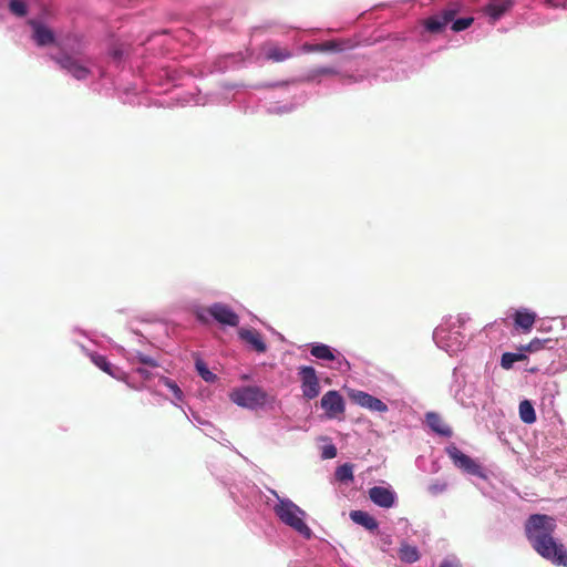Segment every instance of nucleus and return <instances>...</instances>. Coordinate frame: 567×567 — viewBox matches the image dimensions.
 <instances>
[{"label":"nucleus","mask_w":567,"mask_h":567,"mask_svg":"<svg viewBox=\"0 0 567 567\" xmlns=\"http://www.w3.org/2000/svg\"><path fill=\"white\" fill-rule=\"evenodd\" d=\"M195 368L202 379L206 382H215L217 377L207 368L206 363L202 359H196Z\"/></svg>","instance_id":"nucleus-25"},{"label":"nucleus","mask_w":567,"mask_h":567,"mask_svg":"<svg viewBox=\"0 0 567 567\" xmlns=\"http://www.w3.org/2000/svg\"><path fill=\"white\" fill-rule=\"evenodd\" d=\"M517 362L515 358V353L513 352H505L502 355L501 359V367L505 370H509L513 368V364Z\"/></svg>","instance_id":"nucleus-32"},{"label":"nucleus","mask_w":567,"mask_h":567,"mask_svg":"<svg viewBox=\"0 0 567 567\" xmlns=\"http://www.w3.org/2000/svg\"><path fill=\"white\" fill-rule=\"evenodd\" d=\"M229 398L239 406L256 409L266 403L267 393L259 386H241L234 389Z\"/></svg>","instance_id":"nucleus-3"},{"label":"nucleus","mask_w":567,"mask_h":567,"mask_svg":"<svg viewBox=\"0 0 567 567\" xmlns=\"http://www.w3.org/2000/svg\"><path fill=\"white\" fill-rule=\"evenodd\" d=\"M425 421L429 427L436 434L451 437L453 434L452 429L444 422L440 414L435 412H427L425 414Z\"/></svg>","instance_id":"nucleus-14"},{"label":"nucleus","mask_w":567,"mask_h":567,"mask_svg":"<svg viewBox=\"0 0 567 567\" xmlns=\"http://www.w3.org/2000/svg\"><path fill=\"white\" fill-rule=\"evenodd\" d=\"M217 322L229 326L237 327L239 323V317L235 313L230 307L224 303H214L206 310Z\"/></svg>","instance_id":"nucleus-7"},{"label":"nucleus","mask_w":567,"mask_h":567,"mask_svg":"<svg viewBox=\"0 0 567 567\" xmlns=\"http://www.w3.org/2000/svg\"><path fill=\"white\" fill-rule=\"evenodd\" d=\"M457 10L454 8H446L442 11L440 14L441 19L444 21L445 24L453 21L454 17L456 16Z\"/></svg>","instance_id":"nucleus-34"},{"label":"nucleus","mask_w":567,"mask_h":567,"mask_svg":"<svg viewBox=\"0 0 567 567\" xmlns=\"http://www.w3.org/2000/svg\"><path fill=\"white\" fill-rule=\"evenodd\" d=\"M136 373H138L141 375V378H143L144 380H147L151 378L150 371L144 368H137Z\"/></svg>","instance_id":"nucleus-37"},{"label":"nucleus","mask_w":567,"mask_h":567,"mask_svg":"<svg viewBox=\"0 0 567 567\" xmlns=\"http://www.w3.org/2000/svg\"><path fill=\"white\" fill-rule=\"evenodd\" d=\"M473 21H474V19L471 17L460 18L453 22L452 30L455 32L463 31V30L467 29L473 23Z\"/></svg>","instance_id":"nucleus-29"},{"label":"nucleus","mask_w":567,"mask_h":567,"mask_svg":"<svg viewBox=\"0 0 567 567\" xmlns=\"http://www.w3.org/2000/svg\"><path fill=\"white\" fill-rule=\"evenodd\" d=\"M425 29L431 33H439L446 27L440 16L430 17L424 21Z\"/></svg>","instance_id":"nucleus-24"},{"label":"nucleus","mask_w":567,"mask_h":567,"mask_svg":"<svg viewBox=\"0 0 567 567\" xmlns=\"http://www.w3.org/2000/svg\"><path fill=\"white\" fill-rule=\"evenodd\" d=\"M161 381L163 382V384L165 386H167L169 389V391L173 393L175 399H177L178 401H182L183 392L179 389V386L176 384V382L172 381L168 378H162Z\"/></svg>","instance_id":"nucleus-28"},{"label":"nucleus","mask_w":567,"mask_h":567,"mask_svg":"<svg viewBox=\"0 0 567 567\" xmlns=\"http://www.w3.org/2000/svg\"><path fill=\"white\" fill-rule=\"evenodd\" d=\"M353 400L362 408H367L371 411L385 412L388 411V406L380 399L365 393L363 391H358L352 395Z\"/></svg>","instance_id":"nucleus-12"},{"label":"nucleus","mask_w":567,"mask_h":567,"mask_svg":"<svg viewBox=\"0 0 567 567\" xmlns=\"http://www.w3.org/2000/svg\"><path fill=\"white\" fill-rule=\"evenodd\" d=\"M54 60L63 70L72 74L78 80H84L90 74V70L83 61L69 54L54 58Z\"/></svg>","instance_id":"nucleus-6"},{"label":"nucleus","mask_w":567,"mask_h":567,"mask_svg":"<svg viewBox=\"0 0 567 567\" xmlns=\"http://www.w3.org/2000/svg\"><path fill=\"white\" fill-rule=\"evenodd\" d=\"M525 351H520L519 353H515L516 361H524L527 359V355L524 353Z\"/></svg>","instance_id":"nucleus-38"},{"label":"nucleus","mask_w":567,"mask_h":567,"mask_svg":"<svg viewBox=\"0 0 567 567\" xmlns=\"http://www.w3.org/2000/svg\"><path fill=\"white\" fill-rule=\"evenodd\" d=\"M113 55H114V58L120 59V58L122 56V52H121V51H118V50H115V51L113 52Z\"/></svg>","instance_id":"nucleus-40"},{"label":"nucleus","mask_w":567,"mask_h":567,"mask_svg":"<svg viewBox=\"0 0 567 567\" xmlns=\"http://www.w3.org/2000/svg\"><path fill=\"white\" fill-rule=\"evenodd\" d=\"M370 499L382 508H391L395 504L396 495L388 487L373 486L369 489Z\"/></svg>","instance_id":"nucleus-9"},{"label":"nucleus","mask_w":567,"mask_h":567,"mask_svg":"<svg viewBox=\"0 0 567 567\" xmlns=\"http://www.w3.org/2000/svg\"><path fill=\"white\" fill-rule=\"evenodd\" d=\"M399 558L408 564L415 563L420 559L419 550L415 546L402 544L399 548Z\"/></svg>","instance_id":"nucleus-21"},{"label":"nucleus","mask_w":567,"mask_h":567,"mask_svg":"<svg viewBox=\"0 0 567 567\" xmlns=\"http://www.w3.org/2000/svg\"><path fill=\"white\" fill-rule=\"evenodd\" d=\"M9 8L10 11L18 17H24L27 14L25 3L21 0H11Z\"/></svg>","instance_id":"nucleus-27"},{"label":"nucleus","mask_w":567,"mask_h":567,"mask_svg":"<svg viewBox=\"0 0 567 567\" xmlns=\"http://www.w3.org/2000/svg\"><path fill=\"white\" fill-rule=\"evenodd\" d=\"M276 516L303 538L310 539L313 535L311 528L305 523L306 512L288 498L278 497L274 506Z\"/></svg>","instance_id":"nucleus-2"},{"label":"nucleus","mask_w":567,"mask_h":567,"mask_svg":"<svg viewBox=\"0 0 567 567\" xmlns=\"http://www.w3.org/2000/svg\"><path fill=\"white\" fill-rule=\"evenodd\" d=\"M265 56L272 62H284L292 58V52L288 48H282L276 43H267L264 47Z\"/></svg>","instance_id":"nucleus-16"},{"label":"nucleus","mask_w":567,"mask_h":567,"mask_svg":"<svg viewBox=\"0 0 567 567\" xmlns=\"http://www.w3.org/2000/svg\"><path fill=\"white\" fill-rule=\"evenodd\" d=\"M536 318V313L527 309L516 310L513 315L515 327L520 329L524 333H527L532 330Z\"/></svg>","instance_id":"nucleus-15"},{"label":"nucleus","mask_w":567,"mask_h":567,"mask_svg":"<svg viewBox=\"0 0 567 567\" xmlns=\"http://www.w3.org/2000/svg\"><path fill=\"white\" fill-rule=\"evenodd\" d=\"M136 359L138 360V362L145 364V365H150V367H153V368H156L158 367V362L153 359L152 357L150 355H146L144 353H137L136 354Z\"/></svg>","instance_id":"nucleus-33"},{"label":"nucleus","mask_w":567,"mask_h":567,"mask_svg":"<svg viewBox=\"0 0 567 567\" xmlns=\"http://www.w3.org/2000/svg\"><path fill=\"white\" fill-rule=\"evenodd\" d=\"M336 477L341 481H352L353 480V467L350 464H343L339 466L336 471Z\"/></svg>","instance_id":"nucleus-26"},{"label":"nucleus","mask_w":567,"mask_h":567,"mask_svg":"<svg viewBox=\"0 0 567 567\" xmlns=\"http://www.w3.org/2000/svg\"><path fill=\"white\" fill-rule=\"evenodd\" d=\"M336 360H338V363L340 367H341V364H346L347 367H349V362L343 357L336 358Z\"/></svg>","instance_id":"nucleus-39"},{"label":"nucleus","mask_w":567,"mask_h":567,"mask_svg":"<svg viewBox=\"0 0 567 567\" xmlns=\"http://www.w3.org/2000/svg\"><path fill=\"white\" fill-rule=\"evenodd\" d=\"M446 454L453 461L456 467L461 468L462 471L468 474L480 475V465L470 456L460 451L455 445L446 447Z\"/></svg>","instance_id":"nucleus-5"},{"label":"nucleus","mask_w":567,"mask_h":567,"mask_svg":"<svg viewBox=\"0 0 567 567\" xmlns=\"http://www.w3.org/2000/svg\"><path fill=\"white\" fill-rule=\"evenodd\" d=\"M311 355L317 359L332 361L336 360V355L333 354L331 348L323 343H318L311 347L310 350Z\"/></svg>","instance_id":"nucleus-22"},{"label":"nucleus","mask_w":567,"mask_h":567,"mask_svg":"<svg viewBox=\"0 0 567 567\" xmlns=\"http://www.w3.org/2000/svg\"><path fill=\"white\" fill-rule=\"evenodd\" d=\"M301 381L302 395L307 400L317 398L320 393V383L316 370L309 365H301L298 369Z\"/></svg>","instance_id":"nucleus-4"},{"label":"nucleus","mask_w":567,"mask_h":567,"mask_svg":"<svg viewBox=\"0 0 567 567\" xmlns=\"http://www.w3.org/2000/svg\"><path fill=\"white\" fill-rule=\"evenodd\" d=\"M556 529L555 517L546 514H532L524 524L530 547L553 565L567 567V547L555 536Z\"/></svg>","instance_id":"nucleus-1"},{"label":"nucleus","mask_w":567,"mask_h":567,"mask_svg":"<svg viewBox=\"0 0 567 567\" xmlns=\"http://www.w3.org/2000/svg\"><path fill=\"white\" fill-rule=\"evenodd\" d=\"M556 340L550 338L539 339L535 338L529 343L520 346L519 351H525L529 353L538 352L543 349H553L556 344Z\"/></svg>","instance_id":"nucleus-19"},{"label":"nucleus","mask_w":567,"mask_h":567,"mask_svg":"<svg viewBox=\"0 0 567 567\" xmlns=\"http://www.w3.org/2000/svg\"><path fill=\"white\" fill-rule=\"evenodd\" d=\"M303 50L306 52H340L344 50V45L342 41L329 40L317 44L305 43Z\"/></svg>","instance_id":"nucleus-17"},{"label":"nucleus","mask_w":567,"mask_h":567,"mask_svg":"<svg viewBox=\"0 0 567 567\" xmlns=\"http://www.w3.org/2000/svg\"><path fill=\"white\" fill-rule=\"evenodd\" d=\"M350 518L358 525L363 526L365 529L370 532H374L379 527L378 520L364 511H352L350 513Z\"/></svg>","instance_id":"nucleus-18"},{"label":"nucleus","mask_w":567,"mask_h":567,"mask_svg":"<svg viewBox=\"0 0 567 567\" xmlns=\"http://www.w3.org/2000/svg\"><path fill=\"white\" fill-rule=\"evenodd\" d=\"M447 488V484L443 481H434L427 486V491L432 495H439L445 492Z\"/></svg>","instance_id":"nucleus-30"},{"label":"nucleus","mask_w":567,"mask_h":567,"mask_svg":"<svg viewBox=\"0 0 567 567\" xmlns=\"http://www.w3.org/2000/svg\"><path fill=\"white\" fill-rule=\"evenodd\" d=\"M337 456V447L333 444L326 445L322 451L323 458H334Z\"/></svg>","instance_id":"nucleus-35"},{"label":"nucleus","mask_w":567,"mask_h":567,"mask_svg":"<svg viewBox=\"0 0 567 567\" xmlns=\"http://www.w3.org/2000/svg\"><path fill=\"white\" fill-rule=\"evenodd\" d=\"M511 6L509 1L504 0H493L487 6V13L494 18L498 19Z\"/></svg>","instance_id":"nucleus-23"},{"label":"nucleus","mask_w":567,"mask_h":567,"mask_svg":"<svg viewBox=\"0 0 567 567\" xmlns=\"http://www.w3.org/2000/svg\"><path fill=\"white\" fill-rule=\"evenodd\" d=\"M29 24L33 29L32 39L39 47H45L54 43L55 35L47 25L35 20H30Z\"/></svg>","instance_id":"nucleus-10"},{"label":"nucleus","mask_w":567,"mask_h":567,"mask_svg":"<svg viewBox=\"0 0 567 567\" xmlns=\"http://www.w3.org/2000/svg\"><path fill=\"white\" fill-rule=\"evenodd\" d=\"M336 74H338V71L336 69L330 68V66H321V68L313 69L311 71L310 79H316V78L322 76V75H336Z\"/></svg>","instance_id":"nucleus-31"},{"label":"nucleus","mask_w":567,"mask_h":567,"mask_svg":"<svg viewBox=\"0 0 567 567\" xmlns=\"http://www.w3.org/2000/svg\"><path fill=\"white\" fill-rule=\"evenodd\" d=\"M439 567H462L460 561L444 559Z\"/></svg>","instance_id":"nucleus-36"},{"label":"nucleus","mask_w":567,"mask_h":567,"mask_svg":"<svg viewBox=\"0 0 567 567\" xmlns=\"http://www.w3.org/2000/svg\"><path fill=\"white\" fill-rule=\"evenodd\" d=\"M326 414L332 419L344 412V401L338 391H328L320 401Z\"/></svg>","instance_id":"nucleus-8"},{"label":"nucleus","mask_w":567,"mask_h":567,"mask_svg":"<svg viewBox=\"0 0 567 567\" xmlns=\"http://www.w3.org/2000/svg\"><path fill=\"white\" fill-rule=\"evenodd\" d=\"M238 334L239 338L246 343L250 344L255 351L259 353L267 351V344L264 341L261 333L256 329H240Z\"/></svg>","instance_id":"nucleus-13"},{"label":"nucleus","mask_w":567,"mask_h":567,"mask_svg":"<svg viewBox=\"0 0 567 567\" xmlns=\"http://www.w3.org/2000/svg\"><path fill=\"white\" fill-rule=\"evenodd\" d=\"M519 417L526 424H533L536 421V412L528 400H523L518 406Z\"/></svg>","instance_id":"nucleus-20"},{"label":"nucleus","mask_w":567,"mask_h":567,"mask_svg":"<svg viewBox=\"0 0 567 567\" xmlns=\"http://www.w3.org/2000/svg\"><path fill=\"white\" fill-rule=\"evenodd\" d=\"M90 358L91 361L103 372L107 373L109 375L116 380L125 381L126 373L122 371L120 368L110 363L106 357L99 353H91Z\"/></svg>","instance_id":"nucleus-11"}]
</instances>
